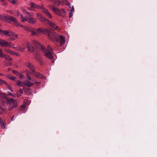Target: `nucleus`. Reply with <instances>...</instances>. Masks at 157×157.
I'll return each mask as SVG.
<instances>
[{
    "instance_id": "8fccbe9b",
    "label": "nucleus",
    "mask_w": 157,
    "mask_h": 157,
    "mask_svg": "<svg viewBox=\"0 0 157 157\" xmlns=\"http://www.w3.org/2000/svg\"><path fill=\"white\" fill-rule=\"evenodd\" d=\"M3 123V121L0 118V124Z\"/></svg>"
},
{
    "instance_id": "6e6d98bb",
    "label": "nucleus",
    "mask_w": 157,
    "mask_h": 157,
    "mask_svg": "<svg viewBox=\"0 0 157 157\" xmlns=\"http://www.w3.org/2000/svg\"><path fill=\"white\" fill-rule=\"evenodd\" d=\"M8 71H10L11 70V69L10 68H9L8 69Z\"/></svg>"
},
{
    "instance_id": "4be33fe9",
    "label": "nucleus",
    "mask_w": 157,
    "mask_h": 157,
    "mask_svg": "<svg viewBox=\"0 0 157 157\" xmlns=\"http://www.w3.org/2000/svg\"><path fill=\"white\" fill-rule=\"evenodd\" d=\"M0 33H3L5 35H8V31H7L3 30L0 29Z\"/></svg>"
},
{
    "instance_id": "f704fd0d",
    "label": "nucleus",
    "mask_w": 157,
    "mask_h": 157,
    "mask_svg": "<svg viewBox=\"0 0 157 157\" xmlns=\"http://www.w3.org/2000/svg\"><path fill=\"white\" fill-rule=\"evenodd\" d=\"M1 124V125L2 126V129H4L5 128V124L4 123L3 121V123L0 124Z\"/></svg>"
},
{
    "instance_id": "9d476101",
    "label": "nucleus",
    "mask_w": 157,
    "mask_h": 157,
    "mask_svg": "<svg viewBox=\"0 0 157 157\" xmlns=\"http://www.w3.org/2000/svg\"><path fill=\"white\" fill-rule=\"evenodd\" d=\"M27 47L28 48V51L30 52H34V48L32 45L29 43L27 44Z\"/></svg>"
},
{
    "instance_id": "09e8293b",
    "label": "nucleus",
    "mask_w": 157,
    "mask_h": 157,
    "mask_svg": "<svg viewBox=\"0 0 157 157\" xmlns=\"http://www.w3.org/2000/svg\"><path fill=\"white\" fill-rule=\"evenodd\" d=\"M32 7H31V8H30V7H28V9L29 10H33V9H32Z\"/></svg>"
},
{
    "instance_id": "c03bdc74",
    "label": "nucleus",
    "mask_w": 157,
    "mask_h": 157,
    "mask_svg": "<svg viewBox=\"0 0 157 157\" xmlns=\"http://www.w3.org/2000/svg\"><path fill=\"white\" fill-rule=\"evenodd\" d=\"M19 92L21 94H23V90H22L21 89H20V90H19Z\"/></svg>"
},
{
    "instance_id": "72a5a7b5",
    "label": "nucleus",
    "mask_w": 157,
    "mask_h": 157,
    "mask_svg": "<svg viewBox=\"0 0 157 157\" xmlns=\"http://www.w3.org/2000/svg\"><path fill=\"white\" fill-rule=\"evenodd\" d=\"M13 33L11 31L8 32V36H13Z\"/></svg>"
},
{
    "instance_id": "680f3d73",
    "label": "nucleus",
    "mask_w": 157,
    "mask_h": 157,
    "mask_svg": "<svg viewBox=\"0 0 157 157\" xmlns=\"http://www.w3.org/2000/svg\"><path fill=\"white\" fill-rule=\"evenodd\" d=\"M1 18V16L0 15V18Z\"/></svg>"
},
{
    "instance_id": "f03ea898",
    "label": "nucleus",
    "mask_w": 157,
    "mask_h": 157,
    "mask_svg": "<svg viewBox=\"0 0 157 157\" xmlns=\"http://www.w3.org/2000/svg\"><path fill=\"white\" fill-rule=\"evenodd\" d=\"M33 44L37 47L41 49L43 52H44V55L46 57L51 60V61L54 63V60L53 57V49L50 45H48L46 49L42 44H40L36 40L33 41Z\"/></svg>"
},
{
    "instance_id": "bb28decb",
    "label": "nucleus",
    "mask_w": 157,
    "mask_h": 157,
    "mask_svg": "<svg viewBox=\"0 0 157 157\" xmlns=\"http://www.w3.org/2000/svg\"><path fill=\"white\" fill-rule=\"evenodd\" d=\"M8 1L12 4H17V1L14 0H8Z\"/></svg>"
},
{
    "instance_id": "3c124183",
    "label": "nucleus",
    "mask_w": 157,
    "mask_h": 157,
    "mask_svg": "<svg viewBox=\"0 0 157 157\" xmlns=\"http://www.w3.org/2000/svg\"><path fill=\"white\" fill-rule=\"evenodd\" d=\"M14 39H15V38H10L9 39V40H12V41L14 40Z\"/></svg>"
},
{
    "instance_id": "6ab92c4d",
    "label": "nucleus",
    "mask_w": 157,
    "mask_h": 157,
    "mask_svg": "<svg viewBox=\"0 0 157 157\" xmlns=\"http://www.w3.org/2000/svg\"><path fill=\"white\" fill-rule=\"evenodd\" d=\"M62 4L63 5L64 4L69 5L70 3L67 1V0H62L61 1Z\"/></svg>"
},
{
    "instance_id": "cd10ccee",
    "label": "nucleus",
    "mask_w": 157,
    "mask_h": 157,
    "mask_svg": "<svg viewBox=\"0 0 157 157\" xmlns=\"http://www.w3.org/2000/svg\"><path fill=\"white\" fill-rule=\"evenodd\" d=\"M2 104L4 107H5L7 105V102L6 101H3L2 102Z\"/></svg>"
},
{
    "instance_id": "5701e85b",
    "label": "nucleus",
    "mask_w": 157,
    "mask_h": 157,
    "mask_svg": "<svg viewBox=\"0 0 157 157\" xmlns=\"http://www.w3.org/2000/svg\"><path fill=\"white\" fill-rule=\"evenodd\" d=\"M2 84L7 85V83L6 82L3 80L2 79H0V85H1Z\"/></svg>"
},
{
    "instance_id": "a878e982",
    "label": "nucleus",
    "mask_w": 157,
    "mask_h": 157,
    "mask_svg": "<svg viewBox=\"0 0 157 157\" xmlns=\"http://www.w3.org/2000/svg\"><path fill=\"white\" fill-rule=\"evenodd\" d=\"M7 86V88L9 90H10L11 92H13V88H12V86L9 85H8L7 84V85H6Z\"/></svg>"
},
{
    "instance_id": "4d7b16f0",
    "label": "nucleus",
    "mask_w": 157,
    "mask_h": 157,
    "mask_svg": "<svg viewBox=\"0 0 157 157\" xmlns=\"http://www.w3.org/2000/svg\"><path fill=\"white\" fill-rule=\"evenodd\" d=\"M0 75H3V74L0 73Z\"/></svg>"
},
{
    "instance_id": "13d9d810",
    "label": "nucleus",
    "mask_w": 157,
    "mask_h": 157,
    "mask_svg": "<svg viewBox=\"0 0 157 157\" xmlns=\"http://www.w3.org/2000/svg\"><path fill=\"white\" fill-rule=\"evenodd\" d=\"M22 51H24V49H22V50H21Z\"/></svg>"
},
{
    "instance_id": "6e6552de",
    "label": "nucleus",
    "mask_w": 157,
    "mask_h": 157,
    "mask_svg": "<svg viewBox=\"0 0 157 157\" xmlns=\"http://www.w3.org/2000/svg\"><path fill=\"white\" fill-rule=\"evenodd\" d=\"M42 11L45 15L48 18H51L52 17L51 14L48 10L44 7V8L42 9Z\"/></svg>"
},
{
    "instance_id": "052dcab7",
    "label": "nucleus",
    "mask_w": 157,
    "mask_h": 157,
    "mask_svg": "<svg viewBox=\"0 0 157 157\" xmlns=\"http://www.w3.org/2000/svg\"><path fill=\"white\" fill-rule=\"evenodd\" d=\"M4 0H0V1H3Z\"/></svg>"
},
{
    "instance_id": "c9c22d12",
    "label": "nucleus",
    "mask_w": 157,
    "mask_h": 157,
    "mask_svg": "<svg viewBox=\"0 0 157 157\" xmlns=\"http://www.w3.org/2000/svg\"><path fill=\"white\" fill-rule=\"evenodd\" d=\"M12 54L13 55H14L17 56H18L19 55V54L18 53L14 52L13 51V52H12Z\"/></svg>"
},
{
    "instance_id": "37998d69",
    "label": "nucleus",
    "mask_w": 157,
    "mask_h": 157,
    "mask_svg": "<svg viewBox=\"0 0 157 157\" xmlns=\"http://www.w3.org/2000/svg\"><path fill=\"white\" fill-rule=\"evenodd\" d=\"M9 44L10 45H8V46H9L10 47H12V46L13 45L11 43H9Z\"/></svg>"
},
{
    "instance_id": "f8f14e48",
    "label": "nucleus",
    "mask_w": 157,
    "mask_h": 157,
    "mask_svg": "<svg viewBox=\"0 0 157 157\" xmlns=\"http://www.w3.org/2000/svg\"><path fill=\"white\" fill-rule=\"evenodd\" d=\"M27 66L30 69V70L32 71L31 74L33 75V73L34 72L35 69L33 65L30 63H28L27 64Z\"/></svg>"
},
{
    "instance_id": "c85d7f7f",
    "label": "nucleus",
    "mask_w": 157,
    "mask_h": 157,
    "mask_svg": "<svg viewBox=\"0 0 157 157\" xmlns=\"http://www.w3.org/2000/svg\"><path fill=\"white\" fill-rule=\"evenodd\" d=\"M25 92L27 94H30V89L29 88H27L25 90Z\"/></svg>"
},
{
    "instance_id": "f257e3e1",
    "label": "nucleus",
    "mask_w": 157,
    "mask_h": 157,
    "mask_svg": "<svg viewBox=\"0 0 157 157\" xmlns=\"http://www.w3.org/2000/svg\"><path fill=\"white\" fill-rule=\"evenodd\" d=\"M25 30L32 32V36L38 35L40 33H42L48 37V38L51 40L53 41L60 42L59 45L61 47L64 44L65 42V37L62 35H59L56 33L54 32L52 30L42 28H39L37 29L33 28H28L25 27Z\"/></svg>"
},
{
    "instance_id": "e433bc0d",
    "label": "nucleus",
    "mask_w": 157,
    "mask_h": 157,
    "mask_svg": "<svg viewBox=\"0 0 157 157\" xmlns=\"http://www.w3.org/2000/svg\"><path fill=\"white\" fill-rule=\"evenodd\" d=\"M27 77L29 80L31 81V78L28 73L27 74Z\"/></svg>"
},
{
    "instance_id": "2eb2a0df",
    "label": "nucleus",
    "mask_w": 157,
    "mask_h": 157,
    "mask_svg": "<svg viewBox=\"0 0 157 157\" xmlns=\"http://www.w3.org/2000/svg\"><path fill=\"white\" fill-rule=\"evenodd\" d=\"M26 105V103L24 101L23 105L21 106L19 109L20 110L24 111L25 109Z\"/></svg>"
},
{
    "instance_id": "c756f323",
    "label": "nucleus",
    "mask_w": 157,
    "mask_h": 157,
    "mask_svg": "<svg viewBox=\"0 0 157 157\" xmlns=\"http://www.w3.org/2000/svg\"><path fill=\"white\" fill-rule=\"evenodd\" d=\"M5 51L6 52L11 54H12V52H13V51H11L10 50L5 49Z\"/></svg>"
},
{
    "instance_id": "58836bf2",
    "label": "nucleus",
    "mask_w": 157,
    "mask_h": 157,
    "mask_svg": "<svg viewBox=\"0 0 157 157\" xmlns=\"http://www.w3.org/2000/svg\"><path fill=\"white\" fill-rule=\"evenodd\" d=\"M7 12L8 13H9L11 15H13V13L12 10H8Z\"/></svg>"
},
{
    "instance_id": "4468645a",
    "label": "nucleus",
    "mask_w": 157,
    "mask_h": 157,
    "mask_svg": "<svg viewBox=\"0 0 157 157\" xmlns=\"http://www.w3.org/2000/svg\"><path fill=\"white\" fill-rule=\"evenodd\" d=\"M32 75H34L36 76V77L40 78H43V77L42 75L40 73H39L38 72H34V73H33V74Z\"/></svg>"
},
{
    "instance_id": "2f4dec72",
    "label": "nucleus",
    "mask_w": 157,
    "mask_h": 157,
    "mask_svg": "<svg viewBox=\"0 0 157 157\" xmlns=\"http://www.w3.org/2000/svg\"><path fill=\"white\" fill-rule=\"evenodd\" d=\"M5 64L7 66H9L12 65V63L11 62H6Z\"/></svg>"
},
{
    "instance_id": "f3484780",
    "label": "nucleus",
    "mask_w": 157,
    "mask_h": 157,
    "mask_svg": "<svg viewBox=\"0 0 157 157\" xmlns=\"http://www.w3.org/2000/svg\"><path fill=\"white\" fill-rule=\"evenodd\" d=\"M13 24L15 25V26H16L17 27H23V26L20 23H19L17 20H16V21L14 22L13 23Z\"/></svg>"
},
{
    "instance_id": "39448f33",
    "label": "nucleus",
    "mask_w": 157,
    "mask_h": 157,
    "mask_svg": "<svg viewBox=\"0 0 157 157\" xmlns=\"http://www.w3.org/2000/svg\"><path fill=\"white\" fill-rule=\"evenodd\" d=\"M49 7L57 15L63 17H64L66 12L64 9L62 8L60 9H59L55 7V6L53 5H49Z\"/></svg>"
},
{
    "instance_id": "0eeeda50",
    "label": "nucleus",
    "mask_w": 157,
    "mask_h": 157,
    "mask_svg": "<svg viewBox=\"0 0 157 157\" xmlns=\"http://www.w3.org/2000/svg\"><path fill=\"white\" fill-rule=\"evenodd\" d=\"M2 94H4L5 95V96H0V97L2 98H3L6 99L8 104H10L11 103H12L14 101V99L13 98H7V95L6 94L2 93Z\"/></svg>"
},
{
    "instance_id": "603ef678",
    "label": "nucleus",
    "mask_w": 157,
    "mask_h": 157,
    "mask_svg": "<svg viewBox=\"0 0 157 157\" xmlns=\"http://www.w3.org/2000/svg\"><path fill=\"white\" fill-rule=\"evenodd\" d=\"M14 116H12V117H11V120L12 121H13L14 120Z\"/></svg>"
},
{
    "instance_id": "aec40b11",
    "label": "nucleus",
    "mask_w": 157,
    "mask_h": 157,
    "mask_svg": "<svg viewBox=\"0 0 157 157\" xmlns=\"http://www.w3.org/2000/svg\"><path fill=\"white\" fill-rule=\"evenodd\" d=\"M7 77L13 81H15L16 79V77L14 76H11L10 75H8L7 76Z\"/></svg>"
},
{
    "instance_id": "423d86ee",
    "label": "nucleus",
    "mask_w": 157,
    "mask_h": 157,
    "mask_svg": "<svg viewBox=\"0 0 157 157\" xmlns=\"http://www.w3.org/2000/svg\"><path fill=\"white\" fill-rule=\"evenodd\" d=\"M29 4L32 8H35L39 9H41L42 10V9L44 8V6L43 5L40 6L32 2H29Z\"/></svg>"
},
{
    "instance_id": "473e14b6",
    "label": "nucleus",
    "mask_w": 157,
    "mask_h": 157,
    "mask_svg": "<svg viewBox=\"0 0 157 157\" xmlns=\"http://www.w3.org/2000/svg\"><path fill=\"white\" fill-rule=\"evenodd\" d=\"M5 110L1 106H0V113H3V112H4Z\"/></svg>"
},
{
    "instance_id": "b1692460",
    "label": "nucleus",
    "mask_w": 157,
    "mask_h": 157,
    "mask_svg": "<svg viewBox=\"0 0 157 157\" xmlns=\"http://www.w3.org/2000/svg\"><path fill=\"white\" fill-rule=\"evenodd\" d=\"M5 54L2 52V50L0 48V57L2 58H4Z\"/></svg>"
},
{
    "instance_id": "dca6fc26",
    "label": "nucleus",
    "mask_w": 157,
    "mask_h": 157,
    "mask_svg": "<svg viewBox=\"0 0 157 157\" xmlns=\"http://www.w3.org/2000/svg\"><path fill=\"white\" fill-rule=\"evenodd\" d=\"M4 56V58H5L6 60L9 61H10L12 60V59L10 57V56L8 55L5 54Z\"/></svg>"
},
{
    "instance_id": "9b49d317",
    "label": "nucleus",
    "mask_w": 157,
    "mask_h": 157,
    "mask_svg": "<svg viewBox=\"0 0 157 157\" xmlns=\"http://www.w3.org/2000/svg\"><path fill=\"white\" fill-rule=\"evenodd\" d=\"M5 18L7 20H10L13 22L16 21V19L14 17H12L10 15H8L5 17Z\"/></svg>"
},
{
    "instance_id": "79ce46f5",
    "label": "nucleus",
    "mask_w": 157,
    "mask_h": 157,
    "mask_svg": "<svg viewBox=\"0 0 157 157\" xmlns=\"http://www.w3.org/2000/svg\"><path fill=\"white\" fill-rule=\"evenodd\" d=\"M48 1H49L53 3L54 4L55 2L56 1V0H47Z\"/></svg>"
},
{
    "instance_id": "a18cd8bd",
    "label": "nucleus",
    "mask_w": 157,
    "mask_h": 157,
    "mask_svg": "<svg viewBox=\"0 0 157 157\" xmlns=\"http://www.w3.org/2000/svg\"><path fill=\"white\" fill-rule=\"evenodd\" d=\"M13 108H14L13 106H11L10 108H9V110L10 111H11V110H12L13 109Z\"/></svg>"
},
{
    "instance_id": "a19ab883",
    "label": "nucleus",
    "mask_w": 157,
    "mask_h": 157,
    "mask_svg": "<svg viewBox=\"0 0 157 157\" xmlns=\"http://www.w3.org/2000/svg\"><path fill=\"white\" fill-rule=\"evenodd\" d=\"M8 94L9 95L11 96H14V95L10 92H8Z\"/></svg>"
},
{
    "instance_id": "ddd939ff",
    "label": "nucleus",
    "mask_w": 157,
    "mask_h": 157,
    "mask_svg": "<svg viewBox=\"0 0 157 157\" xmlns=\"http://www.w3.org/2000/svg\"><path fill=\"white\" fill-rule=\"evenodd\" d=\"M24 85L25 86H27L28 87H30V86L33 85V84L29 81H25L24 82Z\"/></svg>"
},
{
    "instance_id": "de8ad7c7",
    "label": "nucleus",
    "mask_w": 157,
    "mask_h": 157,
    "mask_svg": "<svg viewBox=\"0 0 157 157\" xmlns=\"http://www.w3.org/2000/svg\"><path fill=\"white\" fill-rule=\"evenodd\" d=\"M5 94H2V93L0 92V96H5Z\"/></svg>"
},
{
    "instance_id": "49530a36",
    "label": "nucleus",
    "mask_w": 157,
    "mask_h": 157,
    "mask_svg": "<svg viewBox=\"0 0 157 157\" xmlns=\"http://www.w3.org/2000/svg\"><path fill=\"white\" fill-rule=\"evenodd\" d=\"M17 34H14V33L13 34V36L15 37H17Z\"/></svg>"
},
{
    "instance_id": "7ed1b4c3",
    "label": "nucleus",
    "mask_w": 157,
    "mask_h": 157,
    "mask_svg": "<svg viewBox=\"0 0 157 157\" xmlns=\"http://www.w3.org/2000/svg\"><path fill=\"white\" fill-rule=\"evenodd\" d=\"M24 13L25 14L27 15L24 17L22 14L21 15V21H22L24 22L27 21L29 23L34 24L36 21V19L33 17V14L32 12L29 13L27 12L25 10L24 11Z\"/></svg>"
},
{
    "instance_id": "4c0bfd02",
    "label": "nucleus",
    "mask_w": 157,
    "mask_h": 157,
    "mask_svg": "<svg viewBox=\"0 0 157 157\" xmlns=\"http://www.w3.org/2000/svg\"><path fill=\"white\" fill-rule=\"evenodd\" d=\"M72 12V11H70L69 13V17L70 18L71 17L73 16V13Z\"/></svg>"
},
{
    "instance_id": "1a4fd4ad",
    "label": "nucleus",
    "mask_w": 157,
    "mask_h": 157,
    "mask_svg": "<svg viewBox=\"0 0 157 157\" xmlns=\"http://www.w3.org/2000/svg\"><path fill=\"white\" fill-rule=\"evenodd\" d=\"M9 44V43H8L6 41L0 39V45L2 47H7L8 46Z\"/></svg>"
},
{
    "instance_id": "bf43d9fd",
    "label": "nucleus",
    "mask_w": 157,
    "mask_h": 157,
    "mask_svg": "<svg viewBox=\"0 0 157 157\" xmlns=\"http://www.w3.org/2000/svg\"><path fill=\"white\" fill-rule=\"evenodd\" d=\"M20 15V13H18L17 15L18 16Z\"/></svg>"
},
{
    "instance_id": "864d4df0",
    "label": "nucleus",
    "mask_w": 157,
    "mask_h": 157,
    "mask_svg": "<svg viewBox=\"0 0 157 157\" xmlns=\"http://www.w3.org/2000/svg\"><path fill=\"white\" fill-rule=\"evenodd\" d=\"M32 82H34L35 83L36 82V81H35V80L34 79H33L32 80Z\"/></svg>"
},
{
    "instance_id": "393cba45",
    "label": "nucleus",
    "mask_w": 157,
    "mask_h": 157,
    "mask_svg": "<svg viewBox=\"0 0 157 157\" xmlns=\"http://www.w3.org/2000/svg\"><path fill=\"white\" fill-rule=\"evenodd\" d=\"M12 106L14 108L16 107L17 106V104L16 101H14L12 103Z\"/></svg>"
},
{
    "instance_id": "20e7f679",
    "label": "nucleus",
    "mask_w": 157,
    "mask_h": 157,
    "mask_svg": "<svg viewBox=\"0 0 157 157\" xmlns=\"http://www.w3.org/2000/svg\"><path fill=\"white\" fill-rule=\"evenodd\" d=\"M37 17L43 23L46 25L48 24L51 25L53 29H51L50 30H57L58 26L56 25L54 23L50 21L49 20L41 14H37ZM53 32H54V31Z\"/></svg>"
},
{
    "instance_id": "412c9836",
    "label": "nucleus",
    "mask_w": 157,
    "mask_h": 157,
    "mask_svg": "<svg viewBox=\"0 0 157 157\" xmlns=\"http://www.w3.org/2000/svg\"><path fill=\"white\" fill-rule=\"evenodd\" d=\"M54 4L59 6L60 5V4H62V2L61 1H60L59 0H56V1L55 2Z\"/></svg>"
},
{
    "instance_id": "ea45409f",
    "label": "nucleus",
    "mask_w": 157,
    "mask_h": 157,
    "mask_svg": "<svg viewBox=\"0 0 157 157\" xmlns=\"http://www.w3.org/2000/svg\"><path fill=\"white\" fill-rule=\"evenodd\" d=\"M12 71H13V74H16L17 75V73H19V72H18L17 71H15V70H13Z\"/></svg>"
},
{
    "instance_id": "5fc2aeb1",
    "label": "nucleus",
    "mask_w": 157,
    "mask_h": 157,
    "mask_svg": "<svg viewBox=\"0 0 157 157\" xmlns=\"http://www.w3.org/2000/svg\"><path fill=\"white\" fill-rule=\"evenodd\" d=\"M74 10V8L73 6L72 8L71 9V11H73Z\"/></svg>"
},
{
    "instance_id": "7c9ffc66",
    "label": "nucleus",
    "mask_w": 157,
    "mask_h": 157,
    "mask_svg": "<svg viewBox=\"0 0 157 157\" xmlns=\"http://www.w3.org/2000/svg\"><path fill=\"white\" fill-rule=\"evenodd\" d=\"M19 76V77L20 79H22L23 76V75L22 74H21L19 72L17 73V75Z\"/></svg>"
},
{
    "instance_id": "a211bd4d",
    "label": "nucleus",
    "mask_w": 157,
    "mask_h": 157,
    "mask_svg": "<svg viewBox=\"0 0 157 157\" xmlns=\"http://www.w3.org/2000/svg\"><path fill=\"white\" fill-rule=\"evenodd\" d=\"M17 85L18 86H24V82L22 83L20 81H18L17 82Z\"/></svg>"
}]
</instances>
